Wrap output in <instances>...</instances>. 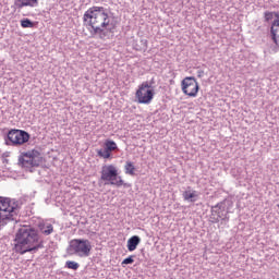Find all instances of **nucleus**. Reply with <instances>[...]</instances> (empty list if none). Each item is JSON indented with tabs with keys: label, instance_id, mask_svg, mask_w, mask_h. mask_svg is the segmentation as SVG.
I'll use <instances>...</instances> for the list:
<instances>
[{
	"label": "nucleus",
	"instance_id": "1",
	"mask_svg": "<svg viewBox=\"0 0 279 279\" xmlns=\"http://www.w3.org/2000/svg\"><path fill=\"white\" fill-rule=\"evenodd\" d=\"M84 23L89 24L93 35L101 40H108L114 32V23L110 22L108 9L104 7H92L83 15Z\"/></svg>",
	"mask_w": 279,
	"mask_h": 279
},
{
	"label": "nucleus",
	"instance_id": "2",
	"mask_svg": "<svg viewBox=\"0 0 279 279\" xmlns=\"http://www.w3.org/2000/svg\"><path fill=\"white\" fill-rule=\"evenodd\" d=\"M13 250L16 254H27V252H38L45 247V240L36 229L32 227H22L17 230L13 240Z\"/></svg>",
	"mask_w": 279,
	"mask_h": 279
},
{
	"label": "nucleus",
	"instance_id": "3",
	"mask_svg": "<svg viewBox=\"0 0 279 279\" xmlns=\"http://www.w3.org/2000/svg\"><path fill=\"white\" fill-rule=\"evenodd\" d=\"M21 213V203L14 198L0 196V228L10 221H16Z\"/></svg>",
	"mask_w": 279,
	"mask_h": 279
},
{
	"label": "nucleus",
	"instance_id": "4",
	"mask_svg": "<svg viewBox=\"0 0 279 279\" xmlns=\"http://www.w3.org/2000/svg\"><path fill=\"white\" fill-rule=\"evenodd\" d=\"M100 180H102L105 184H110L111 186H117L118 189L121 186H130V184L125 183L121 175H119V170L113 165L102 166L100 171Z\"/></svg>",
	"mask_w": 279,
	"mask_h": 279
},
{
	"label": "nucleus",
	"instance_id": "5",
	"mask_svg": "<svg viewBox=\"0 0 279 279\" xmlns=\"http://www.w3.org/2000/svg\"><path fill=\"white\" fill-rule=\"evenodd\" d=\"M93 251V243L87 239H74L70 241L68 253L80 258H88Z\"/></svg>",
	"mask_w": 279,
	"mask_h": 279
},
{
	"label": "nucleus",
	"instance_id": "6",
	"mask_svg": "<svg viewBox=\"0 0 279 279\" xmlns=\"http://www.w3.org/2000/svg\"><path fill=\"white\" fill-rule=\"evenodd\" d=\"M43 165V155L36 149L22 151L19 156V166L23 169H34Z\"/></svg>",
	"mask_w": 279,
	"mask_h": 279
},
{
	"label": "nucleus",
	"instance_id": "7",
	"mask_svg": "<svg viewBox=\"0 0 279 279\" xmlns=\"http://www.w3.org/2000/svg\"><path fill=\"white\" fill-rule=\"evenodd\" d=\"M135 97L138 104H151V99H154V89H151L148 82H144L140 85Z\"/></svg>",
	"mask_w": 279,
	"mask_h": 279
},
{
	"label": "nucleus",
	"instance_id": "8",
	"mask_svg": "<svg viewBox=\"0 0 279 279\" xmlns=\"http://www.w3.org/2000/svg\"><path fill=\"white\" fill-rule=\"evenodd\" d=\"M181 88L187 97H197V93H199V84L193 76L185 77L181 83Z\"/></svg>",
	"mask_w": 279,
	"mask_h": 279
},
{
	"label": "nucleus",
	"instance_id": "9",
	"mask_svg": "<svg viewBox=\"0 0 279 279\" xmlns=\"http://www.w3.org/2000/svg\"><path fill=\"white\" fill-rule=\"evenodd\" d=\"M8 141H10L11 145L15 147L19 145H25V143L29 142V133L21 130H11L8 133Z\"/></svg>",
	"mask_w": 279,
	"mask_h": 279
},
{
	"label": "nucleus",
	"instance_id": "10",
	"mask_svg": "<svg viewBox=\"0 0 279 279\" xmlns=\"http://www.w3.org/2000/svg\"><path fill=\"white\" fill-rule=\"evenodd\" d=\"M14 5L17 10H23V8H38V0H14Z\"/></svg>",
	"mask_w": 279,
	"mask_h": 279
},
{
	"label": "nucleus",
	"instance_id": "11",
	"mask_svg": "<svg viewBox=\"0 0 279 279\" xmlns=\"http://www.w3.org/2000/svg\"><path fill=\"white\" fill-rule=\"evenodd\" d=\"M183 199L185 202H191V203H195L197 202V199H199V192L195 191V190H191V187H189V190L183 192Z\"/></svg>",
	"mask_w": 279,
	"mask_h": 279
},
{
	"label": "nucleus",
	"instance_id": "12",
	"mask_svg": "<svg viewBox=\"0 0 279 279\" xmlns=\"http://www.w3.org/2000/svg\"><path fill=\"white\" fill-rule=\"evenodd\" d=\"M38 230L44 236H49V234H53V225L49 222H40L38 225Z\"/></svg>",
	"mask_w": 279,
	"mask_h": 279
},
{
	"label": "nucleus",
	"instance_id": "13",
	"mask_svg": "<svg viewBox=\"0 0 279 279\" xmlns=\"http://www.w3.org/2000/svg\"><path fill=\"white\" fill-rule=\"evenodd\" d=\"M141 244V238L138 235H133L128 240L126 247L129 252H134L136 247Z\"/></svg>",
	"mask_w": 279,
	"mask_h": 279
},
{
	"label": "nucleus",
	"instance_id": "14",
	"mask_svg": "<svg viewBox=\"0 0 279 279\" xmlns=\"http://www.w3.org/2000/svg\"><path fill=\"white\" fill-rule=\"evenodd\" d=\"M211 213L213 215H217V217L215 218V221L218 222L219 219H223V211L221 210V204H217L216 206H214L211 208Z\"/></svg>",
	"mask_w": 279,
	"mask_h": 279
},
{
	"label": "nucleus",
	"instance_id": "15",
	"mask_svg": "<svg viewBox=\"0 0 279 279\" xmlns=\"http://www.w3.org/2000/svg\"><path fill=\"white\" fill-rule=\"evenodd\" d=\"M124 171L126 175H134V171H136V168L134 167V163H132V161H126L124 166Z\"/></svg>",
	"mask_w": 279,
	"mask_h": 279
},
{
	"label": "nucleus",
	"instance_id": "16",
	"mask_svg": "<svg viewBox=\"0 0 279 279\" xmlns=\"http://www.w3.org/2000/svg\"><path fill=\"white\" fill-rule=\"evenodd\" d=\"M105 148L110 154V151H114L117 149V143L114 141H107L105 143Z\"/></svg>",
	"mask_w": 279,
	"mask_h": 279
},
{
	"label": "nucleus",
	"instance_id": "17",
	"mask_svg": "<svg viewBox=\"0 0 279 279\" xmlns=\"http://www.w3.org/2000/svg\"><path fill=\"white\" fill-rule=\"evenodd\" d=\"M65 267H68V269H73L74 271H77V269H80V264L76 262L68 260L65 263Z\"/></svg>",
	"mask_w": 279,
	"mask_h": 279
},
{
	"label": "nucleus",
	"instance_id": "18",
	"mask_svg": "<svg viewBox=\"0 0 279 279\" xmlns=\"http://www.w3.org/2000/svg\"><path fill=\"white\" fill-rule=\"evenodd\" d=\"M97 155L100 158H105V159L110 158V153L106 148L97 150Z\"/></svg>",
	"mask_w": 279,
	"mask_h": 279
},
{
	"label": "nucleus",
	"instance_id": "19",
	"mask_svg": "<svg viewBox=\"0 0 279 279\" xmlns=\"http://www.w3.org/2000/svg\"><path fill=\"white\" fill-rule=\"evenodd\" d=\"M22 27H34V22H32L29 19H24L21 21Z\"/></svg>",
	"mask_w": 279,
	"mask_h": 279
},
{
	"label": "nucleus",
	"instance_id": "20",
	"mask_svg": "<svg viewBox=\"0 0 279 279\" xmlns=\"http://www.w3.org/2000/svg\"><path fill=\"white\" fill-rule=\"evenodd\" d=\"M134 263V256L131 255L122 260V265H132Z\"/></svg>",
	"mask_w": 279,
	"mask_h": 279
},
{
	"label": "nucleus",
	"instance_id": "21",
	"mask_svg": "<svg viewBox=\"0 0 279 279\" xmlns=\"http://www.w3.org/2000/svg\"><path fill=\"white\" fill-rule=\"evenodd\" d=\"M141 43H142V45H144L145 49H147V40L146 39H142Z\"/></svg>",
	"mask_w": 279,
	"mask_h": 279
}]
</instances>
